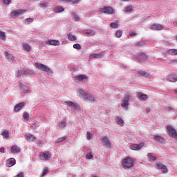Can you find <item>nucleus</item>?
Listing matches in <instances>:
<instances>
[{
    "mask_svg": "<svg viewBox=\"0 0 177 177\" xmlns=\"http://www.w3.org/2000/svg\"><path fill=\"white\" fill-rule=\"evenodd\" d=\"M79 95L84 102L95 103V97L91 94H88L86 92L83 91L82 88L79 89Z\"/></svg>",
    "mask_w": 177,
    "mask_h": 177,
    "instance_id": "1",
    "label": "nucleus"
},
{
    "mask_svg": "<svg viewBox=\"0 0 177 177\" xmlns=\"http://www.w3.org/2000/svg\"><path fill=\"white\" fill-rule=\"evenodd\" d=\"M129 99H131V94L129 93H127L124 94L121 101V106L125 111H127L128 107H129Z\"/></svg>",
    "mask_w": 177,
    "mask_h": 177,
    "instance_id": "2",
    "label": "nucleus"
},
{
    "mask_svg": "<svg viewBox=\"0 0 177 177\" xmlns=\"http://www.w3.org/2000/svg\"><path fill=\"white\" fill-rule=\"evenodd\" d=\"M122 167L124 169H129L133 167V160L131 157H127L122 161Z\"/></svg>",
    "mask_w": 177,
    "mask_h": 177,
    "instance_id": "3",
    "label": "nucleus"
},
{
    "mask_svg": "<svg viewBox=\"0 0 177 177\" xmlns=\"http://www.w3.org/2000/svg\"><path fill=\"white\" fill-rule=\"evenodd\" d=\"M166 131L169 136H171V138H174V139H177V132L174 127L171 125L167 126Z\"/></svg>",
    "mask_w": 177,
    "mask_h": 177,
    "instance_id": "4",
    "label": "nucleus"
},
{
    "mask_svg": "<svg viewBox=\"0 0 177 177\" xmlns=\"http://www.w3.org/2000/svg\"><path fill=\"white\" fill-rule=\"evenodd\" d=\"M36 68H38L40 71H45L48 74H53V71H52L51 69L45 64L37 63Z\"/></svg>",
    "mask_w": 177,
    "mask_h": 177,
    "instance_id": "5",
    "label": "nucleus"
},
{
    "mask_svg": "<svg viewBox=\"0 0 177 177\" xmlns=\"http://www.w3.org/2000/svg\"><path fill=\"white\" fill-rule=\"evenodd\" d=\"M101 143L106 149H110L111 147V141L106 136H103L100 138Z\"/></svg>",
    "mask_w": 177,
    "mask_h": 177,
    "instance_id": "6",
    "label": "nucleus"
},
{
    "mask_svg": "<svg viewBox=\"0 0 177 177\" xmlns=\"http://www.w3.org/2000/svg\"><path fill=\"white\" fill-rule=\"evenodd\" d=\"M31 70H28L26 68H20V69L17 72L16 75L17 78H20L21 75H28V74H31Z\"/></svg>",
    "mask_w": 177,
    "mask_h": 177,
    "instance_id": "7",
    "label": "nucleus"
},
{
    "mask_svg": "<svg viewBox=\"0 0 177 177\" xmlns=\"http://www.w3.org/2000/svg\"><path fill=\"white\" fill-rule=\"evenodd\" d=\"M64 104H66V106H68V107L73 109V110H76L77 111H80V109H81L77 103L73 102L71 101H65Z\"/></svg>",
    "mask_w": 177,
    "mask_h": 177,
    "instance_id": "8",
    "label": "nucleus"
},
{
    "mask_svg": "<svg viewBox=\"0 0 177 177\" xmlns=\"http://www.w3.org/2000/svg\"><path fill=\"white\" fill-rule=\"evenodd\" d=\"M25 12L26 10L23 9L15 10L10 12V16L11 17H19V16H21V15H23V13Z\"/></svg>",
    "mask_w": 177,
    "mask_h": 177,
    "instance_id": "9",
    "label": "nucleus"
},
{
    "mask_svg": "<svg viewBox=\"0 0 177 177\" xmlns=\"http://www.w3.org/2000/svg\"><path fill=\"white\" fill-rule=\"evenodd\" d=\"M100 12H103V13H105L106 15H113L114 10L110 6H104V8H100Z\"/></svg>",
    "mask_w": 177,
    "mask_h": 177,
    "instance_id": "10",
    "label": "nucleus"
},
{
    "mask_svg": "<svg viewBox=\"0 0 177 177\" xmlns=\"http://www.w3.org/2000/svg\"><path fill=\"white\" fill-rule=\"evenodd\" d=\"M51 156H52V154L50 153V151L41 152L39 154V157H40L41 160H43L44 161L49 160V158H50Z\"/></svg>",
    "mask_w": 177,
    "mask_h": 177,
    "instance_id": "11",
    "label": "nucleus"
},
{
    "mask_svg": "<svg viewBox=\"0 0 177 177\" xmlns=\"http://www.w3.org/2000/svg\"><path fill=\"white\" fill-rule=\"evenodd\" d=\"M137 97L142 102H146V100L149 99V95L143 94L142 92H139L137 93Z\"/></svg>",
    "mask_w": 177,
    "mask_h": 177,
    "instance_id": "12",
    "label": "nucleus"
},
{
    "mask_svg": "<svg viewBox=\"0 0 177 177\" xmlns=\"http://www.w3.org/2000/svg\"><path fill=\"white\" fill-rule=\"evenodd\" d=\"M84 80H88V76L85 75H79L75 77V82H80L84 81Z\"/></svg>",
    "mask_w": 177,
    "mask_h": 177,
    "instance_id": "13",
    "label": "nucleus"
},
{
    "mask_svg": "<svg viewBox=\"0 0 177 177\" xmlns=\"http://www.w3.org/2000/svg\"><path fill=\"white\" fill-rule=\"evenodd\" d=\"M104 56V52H100L99 53L91 54L90 55L91 59H102Z\"/></svg>",
    "mask_w": 177,
    "mask_h": 177,
    "instance_id": "14",
    "label": "nucleus"
},
{
    "mask_svg": "<svg viewBox=\"0 0 177 177\" xmlns=\"http://www.w3.org/2000/svg\"><path fill=\"white\" fill-rule=\"evenodd\" d=\"M143 146H145L144 143L133 144L130 146V149L131 150H140V149H142V147H143Z\"/></svg>",
    "mask_w": 177,
    "mask_h": 177,
    "instance_id": "15",
    "label": "nucleus"
},
{
    "mask_svg": "<svg viewBox=\"0 0 177 177\" xmlns=\"http://www.w3.org/2000/svg\"><path fill=\"white\" fill-rule=\"evenodd\" d=\"M26 105V102H20L18 104L15 105L14 107V111L15 113H19L20 110L23 108L24 106Z\"/></svg>",
    "mask_w": 177,
    "mask_h": 177,
    "instance_id": "16",
    "label": "nucleus"
},
{
    "mask_svg": "<svg viewBox=\"0 0 177 177\" xmlns=\"http://www.w3.org/2000/svg\"><path fill=\"white\" fill-rule=\"evenodd\" d=\"M153 140L158 143H165V140L161 136L155 135L153 136Z\"/></svg>",
    "mask_w": 177,
    "mask_h": 177,
    "instance_id": "17",
    "label": "nucleus"
},
{
    "mask_svg": "<svg viewBox=\"0 0 177 177\" xmlns=\"http://www.w3.org/2000/svg\"><path fill=\"white\" fill-rule=\"evenodd\" d=\"M157 167L158 169H161L163 174H167L168 172V169L167 168V166H165V165L162 163H158Z\"/></svg>",
    "mask_w": 177,
    "mask_h": 177,
    "instance_id": "18",
    "label": "nucleus"
},
{
    "mask_svg": "<svg viewBox=\"0 0 177 177\" xmlns=\"http://www.w3.org/2000/svg\"><path fill=\"white\" fill-rule=\"evenodd\" d=\"M164 28V26L160 24H154L152 26H151L150 29L151 30H162Z\"/></svg>",
    "mask_w": 177,
    "mask_h": 177,
    "instance_id": "19",
    "label": "nucleus"
},
{
    "mask_svg": "<svg viewBox=\"0 0 177 177\" xmlns=\"http://www.w3.org/2000/svg\"><path fill=\"white\" fill-rule=\"evenodd\" d=\"M167 80L169 82H176V81H177V75H174V74L169 75L167 77Z\"/></svg>",
    "mask_w": 177,
    "mask_h": 177,
    "instance_id": "20",
    "label": "nucleus"
},
{
    "mask_svg": "<svg viewBox=\"0 0 177 177\" xmlns=\"http://www.w3.org/2000/svg\"><path fill=\"white\" fill-rule=\"evenodd\" d=\"M16 164V159L11 158L8 159L6 162V166L8 167H13Z\"/></svg>",
    "mask_w": 177,
    "mask_h": 177,
    "instance_id": "21",
    "label": "nucleus"
},
{
    "mask_svg": "<svg viewBox=\"0 0 177 177\" xmlns=\"http://www.w3.org/2000/svg\"><path fill=\"white\" fill-rule=\"evenodd\" d=\"M46 45H53L54 46H59L60 41L59 40H48L46 42Z\"/></svg>",
    "mask_w": 177,
    "mask_h": 177,
    "instance_id": "22",
    "label": "nucleus"
},
{
    "mask_svg": "<svg viewBox=\"0 0 177 177\" xmlns=\"http://www.w3.org/2000/svg\"><path fill=\"white\" fill-rule=\"evenodd\" d=\"M138 60H139V62H145V60L147 59V55H146V54H145V53H141L138 55Z\"/></svg>",
    "mask_w": 177,
    "mask_h": 177,
    "instance_id": "23",
    "label": "nucleus"
},
{
    "mask_svg": "<svg viewBox=\"0 0 177 177\" xmlns=\"http://www.w3.org/2000/svg\"><path fill=\"white\" fill-rule=\"evenodd\" d=\"M138 74L141 75V77H145V78H150V77H151L150 73L146 72L145 71H138Z\"/></svg>",
    "mask_w": 177,
    "mask_h": 177,
    "instance_id": "24",
    "label": "nucleus"
},
{
    "mask_svg": "<svg viewBox=\"0 0 177 177\" xmlns=\"http://www.w3.org/2000/svg\"><path fill=\"white\" fill-rule=\"evenodd\" d=\"M19 88L24 93H28V87L21 83L19 84Z\"/></svg>",
    "mask_w": 177,
    "mask_h": 177,
    "instance_id": "25",
    "label": "nucleus"
},
{
    "mask_svg": "<svg viewBox=\"0 0 177 177\" xmlns=\"http://www.w3.org/2000/svg\"><path fill=\"white\" fill-rule=\"evenodd\" d=\"M20 147L16 145H13L12 147H11V153H13L14 154L20 153Z\"/></svg>",
    "mask_w": 177,
    "mask_h": 177,
    "instance_id": "26",
    "label": "nucleus"
},
{
    "mask_svg": "<svg viewBox=\"0 0 177 177\" xmlns=\"http://www.w3.org/2000/svg\"><path fill=\"white\" fill-rule=\"evenodd\" d=\"M53 11L55 13H60L62 12H64V8H63L62 6H56L54 8Z\"/></svg>",
    "mask_w": 177,
    "mask_h": 177,
    "instance_id": "27",
    "label": "nucleus"
},
{
    "mask_svg": "<svg viewBox=\"0 0 177 177\" xmlns=\"http://www.w3.org/2000/svg\"><path fill=\"white\" fill-rule=\"evenodd\" d=\"M6 58L8 60V62H13V60H15V57H13V55L8 53V51H6Z\"/></svg>",
    "mask_w": 177,
    "mask_h": 177,
    "instance_id": "28",
    "label": "nucleus"
},
{
    "mask_svg": "<svg viewBox=\"0 0 177 177\" xmlns=\"http://www.w3.org/2000/svg\"><path fill=\"white\" fill-rule=\"evenodd\" d=\"M84 33L87 34L88 35H90L91 37H93V35H95V34H96L95 30H89V29L84 30Z\"/></svg>",
    "mask_w": 177,
    "mask_h": 177,
    "instance_id": "29",
    "label": "nucleus"
},
{
    "mask_svg": "<svg viewBox=\"0 0 177 177\" xmlns=\"http://www.w3.org/2000/svg\"><path fill=\"white\" fill-rule=\"evenodd\" d=\"M116 122L118 125H120V127H124V120H122V118L118 116L116 118Z\"/></svg>",
    "mask_w": 177,
    "mask_h": 177,
    "instance_id": "30",
    "label": "nucleus"
},
{
    "mask_svg": "<svg viewBox=\"0 0 177 177\" xmlns=\"http://www.w3.org/2000/svg\"><path fill=\"white\" fill-rule=\"evenodd\" d=\"M147 157H148V161H156L157 160V157L153 156V153H147Z\"/></svg>",
    "mask_w": 177,
    "mask_h": 177,
    "instance_id": "31",
    "label": "nucleus"
},
{
    "mask_svg": "<svg viewBox=\"0 0 177 177\" xmlns=\"http://www.w3.org/2000/svg\"><path fill=\"white\" fill-rule=\"evenodd\" d=\"M1 136L4 139H9V131L3 130V131L1 132Z\"/></svg>",
    "mask_w": 177,
    "mask_h": 177,
    "instance_id": "32",
    "label": "nucleus"
},
{
    "mask_svg": "<svg viewBox=\"0 0 177 177\" xmlns=\"http://www.w3.org/2000/svg\"><path fill=\"white\" fill-rule=\"evenodd\" d=\"M26 140L28 142H34L35 140V137L33 135L28 134L26 136Z\"/></svg>",
    "mask_w": 177,
    "mask_h": 177,
    "instance_id": "33",
    "label": "nucleus"
},
{
    "mask_svg": "<svg viewBox=\"0 0 177 177\" xmlns=\"http://www.w3.org/2000/svg\"><path fill=\"white\" fill-rule=\"evenodd\" d=\"M168 55H171V56L177 55V49H169L167 50Z\"/></svg>",
    "mask_w": 177,
    "mask_h": 177,
    "instance_id": "34",
    "label": "nucleus"
},
{
    "mask_svg": "<svg viewBox=\"0 0 177 177\" xmlns=\"http://www.w3.org/2000/svg\"><path fill=\"white\" fill-rule=\"evenodd\" d=\"M23 48L26 52H30V50H31V46H29L28 44L24 43L23 44Z\"/></svg>",
    "mask_w": 177,
    "mask_h": 177,
    "instance_id": "35",
    "label": "nucleus"
},
{
    "mask_svg": "<svg viewBox=\"0 0 177 177\" xmlns=\"http://www.w3.org/2000/svg\"><path fill=\"white\" fill-rule=\"evenodd\" d=\"M68 39H69V41H77V36L69 34L68 35Z\"/></svg>",
    "mask_w": 177,
    "mask_h": 177,
    "instance_id": "36",
    "label": "nucleus"
},
{
    "mask_svg": "<svg viewBox=\"0 0 177 177\" xmlns=\"http://www.w3.org/2000/svg\"><path fill=\"white\" fill-rule=\"evenodd\" d=\"M72 17L74 21H78V20H80V17L78 16V15L75 14V12L72 13Z\"/></svg>",
    "mask_w": 177,
    "mask_h": 177,
    "instance_id": "37",
    "label": "nucleus"
},
{
    "mask_svg": "<svg viewBox=\"0 0 177 177\" xmlns=\"http://www.w3.org/2000/svg\"><path fill=\"white\" fill-rule=\"evenodd\" d=\"M136 46H138V48H141V46H145L146 45V42L145 41H140L135 44Z\"/></svg>",
    "mask_w": 177,
    "mask_h": 177,
    "instance_id": "38",
    "label": "nucleus"
},
{
    "mask_svg": "<svg viewBox=\"0 0 177 177\" xmlns=\"http://www.w3.org/2000/svg\"><path fill=\"white\" fill-rule=\"evenodd\" d=\"M115 35L116 38H121V37H122V31L117 30Z\"/></svg>",
    "mask_w": 177,
    "mask_h": 177,
    "instance_id": "39",
    "label": "nucleus"
},
{
    "mask_svg": "<svg viewBox=\"0 0 177 177\" xmlns=\"http://www.w3.org/2000/svg\"><path fill=\"white\" fill-rule=\"evenodd\" d=\"M66 139H67V137L66 136L61 137L56 140V143H62V142H64Z\"/></svg>",
    "mask_w": 177,
    "mask_h": 177,
    "instance_id": "40",
    "label": "nucleus"
},
{
    "mask_svg": "<svg viewBox=\"0 0 177 177\" xmlns=\"http://www.w3.org/2000/svg\"><path fill=\"white\" fill-rule=\"evenodd\" d=\"M0 39H2V41H5V39H6V35L4 32L0 31Z\"/></svg>",
    "mask_w": 177,
    "mask_h": 177,
    "instance_id": "41",
    "label": "nucleus"
},
{
    "mask_svg": "<svg viewBox=\"0 0 177 177\" xmlns=\"http://www.w3.org/2000/svg\"><path fill=\"white\" fill-rule=\"evenodd\" d=\"M25 24H30V23H32L34 21V19L32 18H26L25 20Z\"/></svg>",
    "mask_w": 177,
    "mask_h": 177,
    "instance_id": "42",
    "label": "nucleus"
},
{
    "mask_svg": "<svg viewBox=\"0 0 177 177\" xmlns=\"http://www.w3.org/2000/svg\"><path fill=\"white\" fill-rule=\"evenodd\" d=\"M23 117L24 120H26V121H28V120H30V114H28V113L27 112H25L24 113Z\"/></svg>",
    "mask_w": 177,
    "mask_h": 177,
    "instance_id": "43",
    "label": "nucleus"
},
{
    "mask_svg": "<svg viewBox=\"0 0 177 177\" xmlns=\"http://www.w3.org/2000/svg\"><path fill=\"white\" fill-rule=\"evenodd\" d=\"M86 160H92V158H93V155H92V153H87L86 154Z\"/></svg>",
    "mask_w": 177,
    "mask_h": 177,
    "instance_id": "44",
    "label": "nucleus"
},
{
    "mask_svg": "<svg viewBox=\"0 0 177 177\" xmlns=\"http://www.w3.org/2000/svg\"><path fill=\"white\" fill-rule=\"evenodd\" d=\"M111 28H117L118 27V24L116 22H112L110 24Z\"/></svg>",
    "mask_w": 177,
    "mask_h": 177,
    "instance_id": "45",
    "label": "nucleus"
},
{
    "mask_svg": "<svg viewBox=\"0 0 177 177\" xmlns=\"http://www.w3.org/2000/svg\"><path fill=\"white\" fill-rule=\"evenodd\" d=\"M61 3H67V5H71L73 3L72 0H61Z\"/></svg>",
    "mask_w": 177,
    "mask_h": 177,
    "instance_id": "46",
    "label": "nucleus"
},
{
    "mask_svg": "<svg viewBox=\"0 0 177 177\" xmlns=\"http://www.w3.org/2000/svg\"><path fill=\"white\" fill-rule=\"evenodd\" d=\"M58 127L59 128H62V129L66 127V122L64 121V122H59Z\"/></svg>",
    "mask_w": 177,
    "mask_h": 177,
    "instance_id": "47",
    "label": "nucleus"
},
{
    "mask_svg": "<svg viewBox=\"0 0 177 177\" xmlns=\"http://www.w3.org/2000/svg\"><path fill=\"white\" fill-rule=\"evenodd\" d=\"M133 8H132V6H127L125 10H124V12H126L127 13H128V12H131Z\"/></svg>",
    "mask_w": 177,
    "mask_h": 177,
    "instance_id": "48",
    "label": "nucleus"
},
{
    "mask_svg": "<svg viewBox=\"0 0 177 177\" xmlns=\"http://www.w3.org/2000/svg\"><path fill=\"white\" fill-rule=\"evenodd\" d=\"M39 6L40 8H43V9H46L48 7V3H42Z\"/></svg>",
    "mask_w": 177,
    "mask_h": 177,
    "instance_id": "49",
    "label": "nucleus"
},
{
    "mask_svg": "<svg viewBox=\"0 0 177 177\" xmlns=\"http://www.w3.org/2000/svg\"><path fill=\"white\" fill-rule=\"evenodd\" d=\"M73 48H74V49L80 50V49H81V44H75L73 45Z\"/></svg>",
    "mask_w": 177,
    "mask_h": 177,
    "instance_id": "50",
    "label": "nucleus"
},
{
    "mask_svg": "<svg viewBox=\"0 0 177 177\" xmlns=\"http://www.w3.org/2000/svg\"><path fill=\"white\" fill-rule=\"evenodd\" d=\"M86 135H87V140H91V139H92V134L91 133V132L87 131Z\"/></svg>",
    "mask_w": 177,
    "mask_h": 177,
    "instance_id": "51",
    "label": "nucleus"
},
{
    "mask_svg": "<svg viewBox=\"0 0 177 177\" xmlns=\"http://www.w3.org/2000/svg\"><path fill=\"white\" fill-rule=\"evenodd\" d=\"M12 0H3L4 5H9Z\"/></svg>",
    "mask_w": 177,
    "mask_h": 177,
    "instance_id": "52",
    "label": "nucleus"
},
{
    "mask_svg": "<svg viewBox=\"0 0 177 177\" xmlns=\"http://www.w3.org/2000/svg\"><path fill=\"white\" fill-rule=\"evenodd\" d=\"M80 1L81 0H72V3H74L75 5H78Z\"/></svg>",
    "mask_w": 177,
    "mask_h": 177,
    "instance_id": "53",
    "label": "nucleus"
},
{
    "mask_svg": "<svg viewBox=\"0 0 177 177\" xmlns=\"http://www.w3.org/2000/svg\"><path fill=\"white\" fill-rule=\"evenodd\" d=\"M46 174H48V169H45L43 171L42 176H45V175H46Z\"/></svg>",
    "mask_w": 177,
    "mask_h": 177,
    "instance_id": "54",
    "label": "nucleus"
},
{
    "mask_svg": "<svg viewBox=\"0 0 177 177\" xmlns=\"http://www.w3.org/2000/svg\"><path fill=\"white\" fill-rule=\"evenodd\" d=\"M166 110H167V111H174L173 108L171 107V106H167V107L166 108Z\"/></svg>",
    "mask_w": 177,
    "mask_h": 177,
    "instance_id": "55",
    "label": "nucleus"
},
{
    "mask_svg": "<svg viewBox=\"0 0 177 177\" xmlns=\"http://www.w3.org/2000/svg\"><path fill=\"white\" fill-rule=\"evenodd\" d=\"M17 177H24V173L21 172L17 175Z\"/></svg>",
    "mask_w": 177,
    "mask_h": 177,
    "instance_id": "56",
    "label": "nucleus"
},
{
    "mask_svg": "<svg viewBox=\"0 0 177 177\" xmlns=\"http://www.w3.org/2000/svg\"><path fill=\"white\" fill-rule=\"evenodd\" d=\"M130 35H131V37H135V36L136 35V32H131L130 33Z\"/></svg>",
    "mask_w": 177,
    "mask_h": 177,
    "instance_id": "57",
    "label": "nucleus"
},
{
    "mask_svg": "<svg viewBox=\"0 0 177 177\" xmlns=\"http://www.w3.org/2000/svg\"><path fill=\"white\" fill-rule=\"evenodd\" d=\"M146 111H147V113H150V111H151V109L149 107H147Z\"/></svg>",
    "mask_w": 177,
    "mask_h": 177,
    "instance_id": "58",
    "label": "nucleus"
},
{
    "mask_svg": "<svg viewBox=\"0 0 177 177\" xmlns=\"http://www.w3.org/2000/svg\"><path fill=\"white\" fill-rule=\"evenodd\" d=\"M0 151H1V153H4V151H5V148H4V147H1V148H0Z\"/></svg>",
    "mask_w": 177,
    "mask_h": 177,
    "instance_id": "59",
    "label": "nucleus"
},
{
    "mask_svg": "<svg viewBox=\"0 0 177 177\" xmlns=\"http://www.w3.org/2000/svg\"><path fill=\"white\" fill-rule=\"evenodd\" d=\"M170 63H177V59L173 60V61H172L171 62H170Z\"/></svg>",
    "mask_w": 177,
    "mask_h": 177,
    "instance_id": "60",
    "label": "nucleus"
},
{
    "mask_svg": "<svg viewBox=\"0 0 177 177\" xmlns=\"http://www.w3.org/2000/svg\"><path fill=\"white\" fill-rule=\"evenodd\" d=\"M121 1H122L123 2H127L129 0H121Z\"/></svg>",
    "mask_w": 177,
    "mask_h": 177,
    "instance_id": "61",
    "label": "nucleus"
},
{
    "mask_svg": "<svg viewBox=\"0 0 177 177\" xmlns=\"http://www.w3.org/2000/svg\"><path fill=\"white\" fill-rule=\"evenodd\" d=\"M175 38H176V41H177V35H176Z\"/></svg>",
    "mask_w": 177,
    "mask_h": 177,
    "instance_id": "62",
    "label": "nucleus"
}]
</instances>
